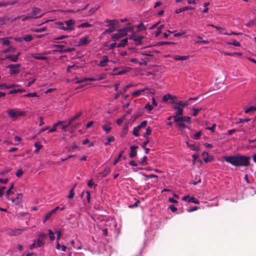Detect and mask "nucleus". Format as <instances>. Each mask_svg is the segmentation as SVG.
<instances>
[{
	"label": "nucleus",
	"mask_w": 256,
	"mask_h": 256,
	"mask_svg": "<svg viewBox=\"0 0 256 256\" xmlns=\"http://www.w3.org/2000/svg\"><path fill=\"white\" fill-rule=\"evenodd\" d=\"M122 38V37L120 36V34L118 32L117 34H112V36L111 38L113 41L116 42V40H118Z\"/></svg>",
	"instance_id": "nucleus-27"
},
{
	"label": "nucleus",
	"mask_w": 256,
	"mask_h": 256,
	"mask_svg": "<svg viewBox=\"0 0 256 256\" xmlns=\"http://www.w3.org/2000/svg\"><path fill=\"white\" fill-rule=\"evenodd\" d=\"M75 186H74L71 190H70V194L68 196V198H70V199H72L74 198V188Z\"/></svg>",
	"instance_id": "nucleus-48"
},
{
	"label": "nucleus",
	"mask_w": 256,
	"mask_h": 256,
	"mask_svg": "<svg viewBox=\"0 0 256 256\" xmlns=\"http://www.w3.org/2000/svg\"><path fill=\"white\" fill-rule=\"evenodd\" d=\"M25 90L23 89L12 90L9 92L10 94H14L16 93H20L24 92Z\"/></svg>",
	"instance_id": "nucleus-34"
},
{
	"label": "nucleus",
	"mask_w": 256,
	"mask_h": 256,
	"mask_svg": "<svg viewBox=\"0 0 256 256\" xmlns=\"http://www.w3.org/2000/svg\"><path fill=\"white\" fill-rule=\"evenodd\" d=\"M8 116L12 118L14 120L16 119L18 116H26V112L24 111H20L16 108L9 109L7 112Z\"/></svg>",
	"instance_id": "nucleus-2"
},
{
	"label": "nucleus",
	"mask_w": 256,
	"mask_h": 256,
	"mask_svg": "<svg viewBox=\"0 0 256 256\" xmlns=\"http://www.w3.org/2000/svg\"><path fill=\"white\" fill-rule=\"evenodd\" d=\"M57 24L59 26V28L64 30H73L72 28L66 27L64 26V23L62 22H58L57 23Z\"/></svg>",
	"instance_id": "nucleus-15"
},
{
	"label": "nucleus",
	"mask_w": 256,
	"mask_h": 256,
	"mask_svg": "<svg viewBox=\"0 0 256 256\" xmlns=\"http://www.w3.org/2000/svg\"><path fill=\"white\" fill-rule=\"evenodd\" d=\"M46 27L40 28H37V29L35 30L34 32H44L46 30Z\"/></svg>",
	"instance_id": "nucleus-59"
},
{
	"label": "nucleus",
	"mask_w": 256,
	"mask_h": 256,
	"mask_svg": "<svg viewBox=\"0 0 256 256\" xmlns=\"http://www.w3.org/2000/svg\"><path fill=\"white\" fill-rule=\"evenodd\" d=\"M140 129L138 128V126L134 127L133 129L132 134L135 136H138L139 134V132Z\"/></svg>",
	"instance_id": "nucleus-36"
},
{
	"label": "nucleus",
	"mask_w": 256,
	"mask_h": 256,
	"mask_svg": "<svg viewBox=\"0 0 256 256\" xmlns=\"http://www.w3.org/2000/svg\"><path fill=\"white\" fill-rule=\"evenodd\" d=\"M24 172L22 169H18L16 172V174L18 177H20L23 174Z\"/></svg>",
	"instance_id": "nucleus-62"
},
{
	"label": "nucleus",
	"mask_w": 256,
	"mask_h": 256,
	"mask_svg": "<svg viewBox=\"0 0 256 256\" xmlns=\"http://www.w3.org/2000/svg\"><path fill=\"white\" fill-rule=\"evenodd\" d=\"M224 160L234 166H248L250 164V157L241 154L226 156Z\"/></svg>",
	"instance_id": "nucleus-1"
},
{
	"label": "nucleus",
	"mask_w": 256,
	"mask_h": 256,
	"mask_svg": "<svg viewBox=\"0 0 256 256\" xmlns=\"http://www.w3.org/2000/svg\"><path fill=\"white\" fill-rule=\"evenodd\" d=\"M172 104H176V106H179L180 108H184L189 104L188 102H184L182 100H180L178 102H173Z\"/></svg>",
	"instance_id": "nucleus-9"
},
{
	"label": "nucleus",
	"mask_w": 256,
	"mask_h": 256,
	"mask_svg": "<svg viewBox=\"0 0 256 256\" xmlns=\"http://www.w3.org/2000/svg\"><path fill=\"white\" fill-rule=\"evenodd\" d=\"M187 146L190 148L192 150L198 151L200 150L199 146L196 145L194 142L190 143L186 142Z\"/></svg>",
	"instance_id": "nucleus-13"
},
{
	"label": "nucleus",
	"mask_w": 256,
	"mask_h": 256,
	"mask_svg": "<svg viewBox=\"0 0 256 256\" xmlns=\"http://www.w3.org/2000/svg\"><path fill=\"white\" fill-rule=\"evenodd\" d=\"M147 123H148V122L146 120H144L137 126L138 127V128H139L140 130L142 128H146V126Z\"/></svg>",
	"instance_id": "nucleus-41"
},
{
	"label": "nucleus",
	"mask_w": 256,
	"mask_h": 256,
	"mask_svg": "<svg viewBox=\"0 0 256 256\" xmlns=\"http://www.w3.org/2000/svg\"><path fill=\"white\" fill-rule=\"evenodd\" d=\"M18 18H20L22 21V22H25L26 20H30V18L28 14V15L26 16H21L17 17L15 19L16 20V19H18Z\"/></svg>",
	"instance_id": "nucleus-29"
},
{
	"label": "nucleus",
	"mask_w": 256,
	"mask_h": 256,
	"mask_svg": "<svg viewBox=\"0 0 256 256\" xmlns=\"http://www.w3.org/2000/svg\"><path fill=\"white\" fill-rule=\"evenodd\" d=\"M174 122H186L188 123H190L191 118L190 116H173Z\"/></svg>",
	"instance_id": "nucleus-6"
},
{
	"label": "nucleus",
	"mask_w": 256,
	"mask_h": 256,
	"mask_svg": "<svg viewBox=\"0 0 256 256\" xmlns=\"http://www.w3.org/2000/svg\"><path fill=\"white\" fill-rule=\"evenodd\" d=\"M143 38L144 37L141 36L138 37H136L135 36H130V39H132L135 42L136 44V46L141 44H142V40Z\"/></svg>",
	"instance_id": "nucleus-11"
},
{
	"label": "nucleus",
	"mask_w": 256,
	"mask_h": 256,
	"mask_svg": "<svg viewBox=\"0 0 256 256\" xmlns=\"http://www.w3.org/2000/svg\"><path fill=\"white\" fill-rule=\"evenodd\" d=\"M194 111V113L192 114L194 116H196L198 115V112L202 110V108H193L192 109Z\"/></svg>",
	"instance_id": "nucleus-57"
},
{
	"label": "nucleus",
	"mask_w": 256,
	"mask_h": 256,
	"mask_svg": "<svg viewBox=\"0 0 256 256\" xmlns=\"http://www.w3.org/2000/svg\"><path fill=\"white\" fill-rule=\"evenodd\" d=\"M124 151L122 150L118 154L117 158H116L114 162V165H116V164L119 162L120 158L122 156Z\"/></svg>",
	"instance_id": "nucleus-37"
},
{
	"label": "nucleus",
	"mask_w": 256,
	"mask_h": 256,
	"mask_svg": "<svg viewBox=\"0 0 256 256\" xmlns=\"http://www.w3.org/2000/svg\"><path fill=\"white\" fill-rule=\"evenodd\" d=\"M110 124H107L105 125H104L102 126L106 134L110 133L111 130L112 128L110 126Z\"/></svg>",
	"instance_id": "nucleus-26"
},
{
	"label": "nucleus",
	"mask_w": 256,
	"mask_h": 256,
	"mask_svg": "<svg viewBox=\"0 0 256 256\" xmlns=\"http://www.w3.org/2000/svg\"><path fill=\"white\" fill-rule=\"evenodd\" d=\"M199 208V207L197 206H193L189 209L187 210V212H192L196 210Z\"/></svg>",
	"instance_id": "nucleus-61"
},
{
	"label": "nucleus",
	"mask_w": 256,
	"mask_h": 256,
	"mask_svg": "<svg viewBox=\"0 0 256 256\" xmlns=\"http://www.w3.org/2000/svg\"><path fill=\"white\" fill-rule=\"evenodd\" d=\"M18 86L17 85L16 86ZM14 86H16L14 84H12V85H6V84H0V88L1 90H2L4 88H6V89H9V88H10L14 87Z\"/></svg>",
	"instance_id": "nucleus-33"
},
{
	"label": "nucleus",
	"mask_w": 256,
	"mask_h": 256,
	"mask_svg": "<svg viewBox=\"0 0 256 256\" xmlns=\"http://www.w3.org/2000/svg\"><path fill=\"white\" fill-rule=\"evenodd\" d=\"M64 122V121H59L57 123H56L54 124V125H53V126L52 128H51L50 129L48 133L49 132H55L56 131V128L58 126V125H60L61 124H62Z\"/></svg>",
	"instance_id": "nucleus-23"
},
{
	"label": "nucleus",
	"mask_w": 256,
	"mask_h": 256,
	"mask_svg": "<svg viewBox=\"0 0 256 256\" xmlns=\"http://www.w3.org/2000/svg\"><path fill=\"white\" fill-rule=\"evenodd\" d=\"M10 39H12V37H8L6 38H0V42H2V44L4 46H8L10 44Z\"/></svg>",
	"instance_id": "nucleus-14"
},
{
	"label": "nucleus",
	"mask_w": 256,
	"mask_h": 256,
	"mask_svg": "<svg viewBox=\"0 0 256 256\" xmlns=\"http://www.w3.org/2000/svg\"><path fill=\"white\" fill-rule=\"evenodd\" d=\"M92 25L90 24H89L88 22H84L82 24H80L78 28H88L92 26Z\"/></svg>",
	"instance_id": "nucleus-44"
},
{
	"label": "nucleus",
	"mask_w": 256,
	"mask_h": 256,
	"mask_svg": "<svg viewBox=\"0 0 256 256\" xmlns=\"http://www.w3.org/2000/svg\"><path fill=\"white\" fill-rule=\"evenodd\" d=\"M64 23L66 24V27L72 28V26L74 24L75 22L72 20H69L65 21Z\"/></svg>",
	"instance_id": "nucleus-32"
},
{
	"label": "nucleus",
	"mask_w": 256,
	"mask_h": 256,
	"mask_svg": "<svg viewBox=\"0 0 256 256\" xmlns=\"http://www.w3.org/2000/svg\"><path fill=\"white\" fill-rule=\"evenodd\" d=\"M108 60V56H104L100 62L98 66L100 67L105 66L107 65Z\"/></svg>",
	"instance_id": "nucleus-8"
},
{
	"label": "nucleus",
	"mask_w": 256,
	"mask_h": 256,
	"mask_svg": "<svg viewBox=\"0 0 256 256\" xmlns=\"http://www.w3.org/2000/svg\"><path fill=\"white\" fill-rule=\"evenodd\" d=\"M22 194H18L15 199L12 200V202L16 204H18L20 202V200L22 198Z\"/></svg>",
	"instance_id": "nucleus-19"
},
{
	"label": "nucleus",
	"mask_w": 256,
	"mask_h": 256,
	"mask_svg": "<svg viewBox=\"0 0 256 256\" xmlns=\"http://www.w3.org/2000/svg\"><path fill=\"white\" fill-rule=\"evenodd\" d=\"M128 42V38H125L122 40L117 45L118 48L124 47Z\"/></svg>",
	"instance_id": "nucleus-22"
},
{
	"label": "nucleus",
	"mask_w": 256,
	"mask_h": 256,
	"mask_svg": "<svg viewBox=\"0 0 256 256\" xmlns=\"http://www.w3.org/2000/svg\"><path fill=\"white\" fill-rule=\"evenodd\" d=\"M6 59L12 62H16L18 60L17 56H15L14 55H8L6 56Z\"/></svg>",
	"instance_id": "nucleus-18"
},
{
	"label": "nucleus",
	"mask_w": 256,
	"mask_h": 256,
	"mask_svg": "<svg viewBox=\"0 0 256 256\" xmlns=\"http://www.w3.org/2000/svg\"><path fill=\"white\" fill-rule=\"evenodd\" d=\"M188 202H192L196 204H199L200 202L198 200H196L194 197H192L188 200Z\"/></svg>",
	"instance_id": "nucleus-40"
},
{
	"label": "nucleus",
	"mask_w": 256,
	"mask_h": 256,
	"mask_svg": "<svg viewBox=\"0 0 256 256\" xmlns=\"http://www.w3.org/2000/svg\"><path fill=\"white\" fill-rule=\"evenodd\" d=\"M118 32L120 34V36L122 38H123L124 36H126L127 34V33L126 32V31L124 30V28L120 29L118 30Z\"/></svg>",
	"instance_id": "nucleus-51"
},
{
	"label": "nucleus",
	"mask_w": 256,
	"mask_h": 256,
	"mask_svg": "<svg viewBox=\"0 0 256 256\" xmlns=\"http://www.w3.org/2000/svg\"><path fill=\"white\" fill-rule=\"evenodd\" d=\"M24 40L26 42H30L32 40L33 38L31 35H26L23 38Z\"/></svg>",
	"instance_id": "nucleus-46"
},
{
	"label": "nucleus",
	"mask_w": 256,
	"mask_h": 256,
	"mask_svg": "<svg viewBox=\"0 0 256 256\" xmlns=\"http://www.w3.org/2000/svg\"><path fill=\"white\" fill-rule=\"evenodd\" d=\"M254 110H256V106H252L246 109L244 112L246 114H248Z\"/></svg>",
	"instance_id": "nucleus-45"
},
{
	"label": "nucleus",
	"mask_w": 256,
	"mask_h": 256,
	"mask_svg": "<svg viewBox=\"0 0 256 256\" xmlns=\"http://www.w3.org/2000/svg\"><path fill=\"white\" fill-rule=\"evenodd\" d=\"M32 58L38 60H46L48 59L46 56H40V54H32Z\"/></svg>",
	"instance_id": "nucleus-21"
},
{
	"label": "nucleus",
	"mask_w": 256,
	"mask_h": 256,
	"mask_svg": "<svg viewBox=\"0 0 256 256\" xmlns=\"http://www.w3.org/2000/svg\"><path fill=\"white\" fill-rule=\"evenodd\" d=\"M20 72V70L18 68H14L10 70V75L18 74Z\"/></svg>",
	"instance_id": "nucleus-47"
},
{
	"label": "nucleus",
	"mask_w": 256,
	"mask_h": 256,
	"mask_svg": "<svg viewBox=\"0 0 256 256\" xmlns=\"http://www.w3.org/2000/svg\"><path fill=\"white\" fill-rule=\"evenodd\" d=\"M189 56H181L178 55L174 56L173 57V59L176 60H185L188 58Z\"/></svg>",
	"instance_id": "nucleus-16"
},
{
	"label": "nucleus",
	"mask_w": 256,
	"mask_h": 256,
	"mask_svg": "<svg viewBox=\"0 0 256 256\" xmlns=\"http://www.w3.org/2000/svg\"><path fill=\"white\" fill-rule=\"evenodd\" d=\"M92 42L88 36H86L80 38L78 44V46H85L89 44Z\"/></svg>",
	"instance_id": "nucleus-4"
},
{
	"label": "nucleus",
	"mask_w": 256,
	"mask_h": 256,
	"mask_svg": "<svg viewBox=\"0 0 256 256\" xmlns=\"http://www.w3.org/2000/svg\"><path fill=\"white\" fill-rule=\"evenodd\" d=\"M173 108L174 109L176 110L175 115L174 116H180L183 114V110L182 108L176 106H174Z\"/></svg>",
	"instance_id": "nucleus-12"
},
{
	"label": "nucleus",
	"mask_w": 256,
	"mask_h": 256,
	"mask_svg": "<svg viewBox=\"0 0 256 256\" xmlns=\"http://www.w3.org/2000/svg\"><path fill=\"white\" fill-rule=\"evenodd\" d=\"M54 214V210H52L48 213H47L45 216L44 220V222H46L52 216V215Z\"/></svg>",
	"instance_id": "nucleus-39"
},
{
	"label": "nucleus",
	"mask_w": 256,
	"mask_h": 256,
	"mask_svg": "<svg viewBox=\"0 0 256 256\" xmlns=\"http://www.w3.org/2000/svg\"><path fill=\"white\" fill-rule=\"evenodd\" d=\"M114 140V136H110L107 138V142L104 143L105 146L108 145L110 142H113Z\"/></svg>",
	"instance_id": "nucleus-49"
},
{
	"label": "nucleus",
	"mask_w": 256,
	"mask_h": 256,
	"mask_svg": "<svg viewBox=\"0 0 256 256\" xmlns=\"http://www.w3.org/2000/svg\"><path fill=\"white\" fill-rule=\"evenodd\" d=\"M74 50H75V49L74 48H68L64 49V50H54V51L59 52L60 53H67V52H70L72 51H74Z\"/></svg>",
	"instance_id": "nucleus-17"
},
{
	"label": "nucleus",
	"mask_w": 256,
	"mask_h": 256,
	"mask_svg": "<svg viewBox=\"0 0 256 256\" xmlns=\"http://www.w3.org/2000/svg\"><path fill=\"white\" fill-rule=\"evenodd\" d=\"M202 135L201 132H198L192 136V138L194 140H198Z\"/></svg>",
	"instance_id": "nucleus-54"
},
{
	"label": "nucleus",
	"mask_w": 256,
	"mask_h": 256,
	"mask_svg": "<svg viewBox=\"0 0 256 256\" xmlns=\"http://www.w3.org/2000/svg\"><path fill=\"white\" fill-rule=\"evenodd\" d=\"M105 22L108 24V26H115L118 23V21L115 19L112 20L107 19L106 20Z\"/></svg>",
	"instance_id": "nucleus-20"
},
{
	"label": "nucleus",
	"mask_w": 256,
	"mask_h": 256,
	"mask_svg": "<svg viewBox=\"0 0 256 256\" xmlns=\"http://www.w3.org/2000/svg\"><path fill=\"white\" fill-rule=\"evenodd\" d=\"M229 44H232L236 46H240V43L234 40H232V42H230Z\"/></svg>",
	"instance_id": "nucleus-53"
},
{
	"label": "nucleus",
	"mask_w": 256,
	"mask_h": 256,
	"mask_svg": "<svg viewBox=\"0 0 256 256\" xmlns=\"http://www.w3.org/2000/svg\"><path fill=\"white\" fill-rule=\"evenodd\" d=\"M130 157L134 158L135 156H136L137 154L136 149L138 148V146H130Z\"/></svg>",
	"instance_id": "nucleus-10"
},
{
	"label": "nucleus",
	"mask_w": 256,
	"mask_h": 256,
	"mask_svg": "<svg viewBox=\"0 0 256 256\" xmlns=\"http://www.w3.org/2000/svg\"><path fill=\"white\" fill-rule=\"evenodd\" d=\"M40 12L41 10L40 8L36 7L33 8L32 12L28 14L30 20L41 18L44 15V14H41Z\"/></svg>",
	"instance_id": "nucleus-3"
},
{
	"label": "nucleus",
	"mask_w": 256,
	"mask_h": 256,
	"mask_svg": "<svg viewBox=\"0 0 256 256\" xmlns=\"http://www.w3.org/2000/svg\"><path fill=\"white\" fill-rule=\"evenodd\" d=\"M145 89H140L137 90L132 93V96L134 97H136L141 94L144 92Z\"/></svg>",
	"instance_id": "nucleus-28"
},
{
	"label": "nucleus",
	"mask_w": 256,
	"mask_h": 256,
	"mask_svg": "<svg viewBox=\"0 0 256 256\" xmlns=\"http://www.w3.org/2000/svg\"><path fill=\"white\" fill-rule=\"evenodd\" d=\"M178 126L182 128H186L188 126L182 122H176Z\"/></svg>",
	"instance_id": "nucleus-56"
},
{
	"label": "nucleus",
	"mask_w": 256,
	"mask_h": 256,
	"mask_svg": "<svg viewBox=\"0 0 256 256\" xmlns=\"http://www.w3.org/2000/svg\"><path fill=\"white\" fill-rule=\"evenodd\" d=\"M116 30V28L114 27L110 28L107 30H106L105 31H104L102 33L103 34H105L108 33H111L114 32Z\"/></svg>",
	"instance_id": "nucleus-43"
},
{
	"label": "nucleus",
	"mask_w": 256,
	"mask_h": 256,
	"mask_svg": "<svg viewBox=\"0 0 256 256\" xmlns=\"http://www.w3.org/2000/svg\"><path fill=\"white\" fill-rule=\"evenodd\" d=\"M194 8L186 6V7H184L183 8H180L177 9L176 10V13L180 14V12H182L186 11V10H194Z\"/></svg>",
	"instance_id": "nucleus-25"
},
{
	"label": "nucleus",
	"mask_w": 256,
	"mask_h": 256,
	"mask_svg": "<svg viewBox=\"0 0 256 256\" xmlns=\"http://www.w3.org/2000/svg\"><path fill=\"white\" fill-rule=\"evenodd\" d=\"M76 80L74 82L75 84H80L82 82H87L88 80L89 81H96V80H102V78H84L82 79L78 80L77 78H76Z\"/></svg>",
	"instance_id": "nucleus-7"
},
{
	"label": "nucleus",
	"mask_w": 256,
	"mask_h": 256,
	"mask_svg": "<svg viewBox=\"0 0 256 256\" xmlns=\"http://www.w3.org/2000/svg\"><path fill=\"white\" fill-rule=\"evenodd\" d=\"M82 112H80L78 113L76 116H74L72 118L70 119L68 122V124H72L73 123V122L78 118L82 116Z\"/></svg>",
	"instance_id": "nucleus-24"
},
{
	"label": "nucleus",
	"mask_w": 256,
	"mask_h": 256,
	"mask_svg": "<svg viewBox=\"0 0 256 256\" xmlns=\"http://www.w3.org/2000/svg\"><path fill=\"white\" fill-rule=\"evenodd\" d=\"M174 98L175 99L177 98L176 96H172L168 94L164 95L163 96L162 100L164 102H167L168 100H170V98Z\"/></svg>",
	"instance_id": "nucleus-31"
},
{
	"label": "nucleus",
	"mask_w": 256,
	"mask_h": 256,
	"mask_svg": "<svg viewBox=\"0 0 256 256\" xmlns=\"http://www.w3.org/2000/svg\"><path fill=\"white\" fill-rule=\"evenodd\" d=\"M111 170L110 168L106 167L102 172V174H103L104 176H106L110 172Z\"/></svg>",
	"instance_id": "nucleus-38"
},
{
	"label": "nucleus",
	"mask_w": 256,
	"mask_h": 256,
	"mask_svg": "<svg viewBox=\"0 0 256 256\" xmlns=\"http://www.w3.org/2000/svg\"><path fill=\"white\" fill-rule=\"evenodd\" d=\"M47 235L44 233L40 234L38 236L36 241V247H41L44 244V240L46 238Z\"/></svg>",
	"instance_id": "nucleus-5"
},
{
	"label": "nucleus",
	"mask_w": 256,
	"mask_h": 256,
	"mask_svg": "<svg viewBox=\"0 0 256 256\" xmlns=\"http://www.w3.org/2000/svg\"><path fill=\"white\" fill-rule=\"evenodd\" d=\"M68 36H65V35L61 36H60L54 38V42H56V40H63V39L67 38Z\"/></svg>",
	"instance_id": "nucleus-55"
},
{
	"label": "nucleus",
	"mask_w": 256,
	"mask_h": 256,
	"mask_svg": "<svg viewBox=\"0 0 256 256\" xmlns=\"http://www.w3.org/2000/svg\"><path fill=\"white\" fill-rule=\"evenodd\" d=\"M124 30L126 31V32L128 34V32H130L133 30L132 27L130 26H127L124 28H123Z\"/></svg>",
	"instance_id": "nucleus-63"
},
{
	"label": "nucleus",
	"mask_w": 256,
	"mask_h": 256,
	"mask_svg": "<svg viewBox=\"0 0 256 256\" xmlns=\"http://www.w3.org/2000/svg\"><path fill=\"white\" fill-rule=\"evenodd\" d=\"M148 110L149 112L151 111L153 109V107L149 103L147 104L144 108Z\"/></svg>",
	"instance_id": "nucleus-64"
},
{
	"label": "nucleus",
	"mask_w": 256,
	"mask_h": 256,
	"mask_svg": "<svg viewBox=\"0 0 256 256\" xmlns=\"http://www.w3.org/2000/svg\"><path fill=\"white\" fill-rule=\"evenodd\" d=\"M20 64H10L7 66L6 68H9L10 70H11L12 69L14 68H18L20 67Z\"/></svg>",
	"instance_id": "nucleus-30"
},
{
	"label": "nucleus",
	"mask_w": 256,
	"mask_h": 256,
	"mask_svg": "<svg viewBox=\"0 0 256 256\" xmlns=\"http://www.w3.org/2000/svg\"><path fill=\"white\" fill-rule=\"evenodd\" d=\"M152 132V128L150 127L147 128L146 130V132L143 134V136L147 139V138H149L148 137V135L151 134Z\"/></svg>",
	"instance_id": "nucleus-35"
},
{
	"label": "nucleus",
	"mask_w": 256,
	"mask_h": 256,
	"mask_svg": "<svg viewBox=\"0 0 256 256\" xmlns=\"http://www.w3.org/2000/svg\"><path fill=\"white\" fill-rule=\"evenodd\" d=\"M16 50V48H15L12 47V46H10L6 50L4 51V52L7 53V52H14Z\"/></svg>",
	"instance_id": "nucleus-58"
},
{
	"label": "nucleus",
	"mask_w": 256,
	"mask_h": 256,
	"mask_svg": "<svg viewBox=\"0 0 256 256\" xmlns=\"http://www.w3.org/2000/svg\"><path fill=\"white\" fill-rule=\"evenodd\" d=\"M142 62H139L138 64L140 66L144 65L146 66L148 64V62H149V60L148 58H146L144 60H142Z\"/></svg>",
	"instance_id": "nucleus-50"
},
{
	"label": "nucleus",
	"mask_w": 256,
	"mask_h": 256,
	"mask_svg": "<svg viewBox=\"0 0 256 256\" xmlns=\"http://www.w3.org/2000/svg\"><path fill=\"white\" fill-rule=\"evenodd\" d=\"M147 160L148 158L146 156H144L142 158V160L140 162V164L144 166L147 164Z\"/></svg>",
	"instance_id": "nucleus-52"
},
{
	"label": "nucleus",
	"mask_w": 256,
	"mask_h": 256,
	"mask_svg": "<svg viewBox=\"0 0 256 256\" xmlns=\"http://www.w3.org/2000/svg\"><path fill=\"white\" fill-rule=\"evenodd\" d=\"M34 146L36 148V150H35L36 152H38L42 148V145L40 144V142H36L34 144Z\"/></svg>",
	"instance_id": "nucleus-42"
},
{
	"label": "nucleus",
	"mask_w": 256,
	"mask_h": 256,
	"mask_svg": "<svg viewBox=\"0 0 256 256\" xmlns=\"http://www.w3.org/2000/svg\"><path fill=\"white\" fill-rule=\"evenodd\" d=\"M24 96L26 97H36L37 96V94L36 92H32V93H28L24 95Z\"/></svg>",
	"instance_id": "nucleus-60"
}]
</instances>
